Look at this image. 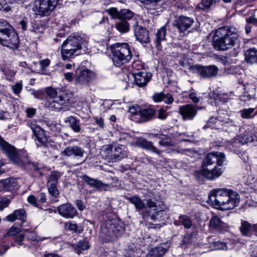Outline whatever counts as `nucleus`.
<instances>
[{
    "mask_svg": "<svg viewBox=\"0 0 257 257\" xmlns=\"http://www.w3.org/2000/svg\"><path fill=\"white\" fill-rule=\"evenodd\" d=\"M23 231L21 230L20 228L16 227L14 226H12L9 229L7 233L5 234V236H15L21 232Z\"/></svg>",
    "mask_w": 257,
    "mask_h": 257,
    "instance_id": "obj_49",
    "label": "nucleus"
},
{
    "mask_svg": "<svg viewBox=\"0 0 257 257\" xmlns=\"http://www.w3.org/2000/svg\"><path fill=\"white\" fill-rule=\"evenodd\" d=\"M75 77L77 80L93 79L95 78V73L88 69L78 68L75 71Z\"/></svg>",
    "mask_w": 257,
    "mask_h": 257,
    "instance_id": "obj_25",
    "label": "nucleus"
},
{
    "mask_svg": "<svg viewBox=\"0 0 257 257\" xmlns=\"http://www.w3.org/2000/svg\"><path fill=\"white\" fill-rule=\"evenodd\" d=\"M245 60L250 64L257 63V49L250 48L245 53Z\"/></svg>",
    "mask_w": 257,
    "mask_h": 257,
    "instance_id": "obj_37",
    "label": "nucleus"
},
{
    "mask_svg": "<svg viewBox=\"0 0 257 257\" xmlns=\"http://www.w3.org/2000/svg\"><path fill=\"white\" fill-rule=\"evenodd\" d=\"M136 144L139 147L150 150L157 154H160L159 150L157 148L153 146V143L145 139H138L136 141Z\"/></svg>",
    "mask_w": 257,
    "mask_h": 257,
    "instance_id": "obj_27",
    "label": "nucleus"
},
{
    "mask_svg": "<svg viewBox=\"0 0 257 257\" xmlns=\"http://www.w3.org/2000/svg\"><path fill=\"white\" fill-rule=\"evenodd\" d=\"M11 203V200L6 197H0V210L7 207Z\"/></svg>",
    "mask_w": 257,
    "mask_h": 257,
    "instance_id": "obj_54",
    "label": "nucleus"
},
{
    "mask_svg": "<svg viewBox=\"0 0 257 257\" xmlns=\"http://www.w3.org/2000/svg\"><path fill=\"white\" fill-rule=\"evenodd\" d=\"M0 44L11 49H17L18 47L19 37L13 28L0 34Z\"/></svg>",
    "mask_w": 257,
    "mask_h": 257,
    "instance_id": "obj_9",
    "label": "nucleus"
},
{
    "mask_svg": "<svg viewBox=\"0 0 257 257\" xmlns=\"http://www.w3.org/2000/svg\"><path fill=\"white\" fill-rule=\"evenodd\" d=\"M28 125L31 128L34 136L36 137L37 146L45 145L47 141L45 132L35 123L30 121L28 122Z\"/></svg>",
    "mask_w": 257,
    "mask_h": 257,
    "instance_id": "obj_14",
    "label": "nucleus"
},
{
    "mask_svg": "<svg viewBox=\"0 0 257 257\" xmlns=\"http://www.w3.org/2000/svg\"><path fill=\"white\" fill-rule=\"evenodd\" d=\"M146 205L148 208L155 211V213L151 214L148 209H146L141 213L143 218L145 219H148L149 218H150L152 220H156L157 219V216L163 209V208L160 207V202H155L152 199L149 198L146 200Z\"/></svg>",
    "mask_w": 257,
    "mask_h": 257,
    "instance_id": "obj_13",
    "label": "nucleus"
},
{
    "mask_svg": "<svg viewBox=\"0 0 257 257\" xmlns=\"http://www.w3.org/2000/svg\"><path fill=\"white\" fill-rule=\"evenodd\" d=\"M179 221L186 228H190L192 225L190 218L186 215H181L179 217Z\"/></svg>",
    "mask_w": 257,
    "mask_h": 257,
    "instance_id": "obj_46",
    "label": "nucleus"
},
{
    "mask_svg": "<svg viewBox=\"0 0 257 257\" xmlns=\"http://www.w3.org/2000/svg\"><path fill=\"white\" fill-rule=\"evenodd\" d=\"M46 93L51 97L55 98L57 95L56 89L51 87H47L46 89Z\"/></svg>",
    "mask_w": 257,
    "mask_h": 257,
    "instance_id": "obj_58",
    "label": "nucleus"
},
{
    "mask_svg": "<svg viewBox=\"0 0 257 257\" xmlns=\"http://www.w3.org/2000/svg\"><path fill=\"white\" fill-rule=\"evenodd\" d=\"M19 188L17 179L10 177L0 181V191H13Z\"/></svg>",
    "mask_w": 257,
    "mask_h": 257,
    "instance_id": "obj_19",
    "label": "nucleus"
},
{
    "mask_svg": "<svg viewBox=\"0 0 257 257\" xmlns=\"http://www.w3.org/2000/svg\"><path fill=\"white\" fill-rule=\"evenodd\" d=\"M155 110L151 108L142 109L140 112V117L142 120L147 121L151 119L155 114Z\"/></svg>",
    "mask_w": 257,
    "mask_h": 257,
    "instance_id": "obj_38",
    "label": "nucleus"
},
{
    "mask_svg": "<svg viewBox=\"0 0 257 257\" xmlns=\"http://www.w3.org/2000/svg\"><path fill=\"white\" fill-rule=\"evenodd\" d=\"M208 200L216 208L222 210L233 209L239 203V195L236 192L225 188L212 190L208 195Z\"/></svg>",
    "mask_w": 257,
    "mask_h": 257,
    "instance_id": "obj_1",
    "label": "nucleus"
},
{
    "mask_svg": "<svg viewBox=\"0 0 257 257\" xmlns=\"http://www.w3.org/2000/svg\"><path fill=\"white\" fill-rule=\"evenodd\" d=\"M6 219L11 222H13L17 219L22 222H25L27 220L26 212L24 209L16 210L13 213L8 215Z\"/></svg>",
    "mask_w": 257,
    "mask_h": 257,
    "instance_id": "obj_23",
    "label": "nucleus"
},
{
    "mask_svg": "<svg viewBox=\"0 0 257 257\" xmlns=\"http://www.w3.org/2000/svg\"><path fill=\"white\" fill-rule=\"evenodd\" d=\"M151 136L153 138L159 139L160 140L159 142V144L162 147H172L174 146V142L167 135L160 133L158 134H152Z\"/></svg>",
    "mask_w": 257,
    "mask_h": 257,
    "instance_id": "obj_24",
    "label": "nucleus"
},
{
    "mask_svg": "<svg viewBox=\"0 0 257 257\" xmlns=\"http://www.w3.org/2000/svg\"><path fill=\"white\" fill-rule=\"evenodd\" d=\"M110 49L113 63L117 67L128 63L132 58L130 47L126 43H116L111 46Z\"/></svg>",
    "mask_w": 257,
    "mask_h": 257,
    "instance_id": "obj_6",
    "label": "nucleus"
},
{
    "mask_svg": "<svg viewBox=\"0 0 257 257\" xmlns=\"http://www.w3.org/2000/svg\"><path fill=\"white\" fill-rule=\"evenodd\" d=\"M124 231L122 223L118 219H113L105 221L100 228V236L106 241L115 240Z\"/></svg>",
    "mask_w": 257,
    "mask_h": 257,
    "instance_id": "obj_4",
    "label": "nucleus"
},
{
    "mask_svg": "<svg viewBox=\"0 0 257 257\" xmlns=\"http://www.w3.org/2000/svg\"><path fill=\"white\" fill-rule=\"evenodd\" d=\"M209 96L214 100L221 99L222 98H223L224 101H226L228 99L227 95L219 94L218 92H215V91L209 93Z\"/></svg>",
    "mask_w": 257,
    "mask_h": 257,
    "instance_id": "obj_50",
    "label": "nucleus"
},
{
    "mask_svg": "<svg viewBox=\"0 0 257 257\" xmlns=\"http://www.w3.org/2000/svg\"><path fill=\"white\" fill-rule=\"evenodd\" d=\"M12 28L13 27L6 21L0 20V34L7 32L8 29H10Z\"/></svg>",
    "mask_w": 257,
    "mask_h": 257,
    "instance_id": "obj_48",
    "label": "nucleus"
},
{
    "mask_svg": "<svg viewBox=\"0 0 257 257\" xmlns=\"http://www.w3.org/2000/svg\"><path fill=\"white\" fill-rule=\"evenodd\" d=\"M233 242L230 240L228 242L217 241L211 243L210 247L213 250H226L233 247Z\"/></svg>",
    "mask_w": 257,
    "mask_h": 257,
    "instance_id": "obj_29",
    "label": "nucleus"
},
{
    "mask_svg": "<svg viewBox=\"0 0 257 257\" xmlns=\"http://www.w3.org/2000/svg\"><path fill=\"white\" fill-rule=\"evenodd\" d=\"M239 229L244 236L250 237L252 234L257 236V224L251 225L248 221L241 220Z\"/></svg>",
    "mask_w": 257,
    "mask_h": 257,
    "instance_id": "obj_16",
    "label": "nucleus"
},
{
    "mask_svg": "<svg viewBox=\"0 0 257 257\" xmlns=\"http://www.w3.org/2000/svg\"><path fill=\"white\" fill-rule=\"evenodd\" d=\"M59 214L66 218H73L77 214L76 209L70 203H65L58 207Z\"/></svg>",
    "mask_w": 257,
    "mask_h": 257,
    "instance_id": "obj_18",
    "label": "nucleus"
},
{
    "mask_svg": "<svg viewBox=\"0 0 257 257\" xmlns=\"http://www.w3.org/2000/svg\"><path fill=\"white\" fill-rule=\"evenodd\" d=\"M131 139V136L126 133H122L120 134L119 137V141H122L125 140L126 142H129Z\"/></svg>",
    "mask_w": 257,
    "mask_h": 257,
    "instance_id": "obj_61",
    "label": "nucleus"
},
{
    "mask_svg": "<svg viewBox=\"0 0 257 257\" xmlns=\"http://www.w3.org/2000/svg\"><path fill=\"white\" fill-rule=\"evenodd\" d=\"M50 64V60L48 59H43L39 62L40 72L45 70Z\"/></svg>",
    "mask_w": 257,
    "mask_h": 257,
    "instance_id": "obj_53",
    "label": "nucleus"
},
{
    "mask_svg": "<svg viewBox=\"0 0 257 257\" xmlns=\"http://www.w3.org/2000/svg\"><path fill=\"white\" fill-rule=\"evenodd\" d=\"M152 98L156 103L163 101L166 104H171L173 101V98L172 95L170 94H165L164 92L155 93L153 96Z\"/></svg>",
    "mask_w": 257,
    "mask_h": 257,
    "instance_id": "obj_28",
    "label": "nucleus"
},
{
    "mask_svg": "<svg viewBox=\"0 0 257 257\" xmlns=\"http://www.w3.org/2000/svg\"><path fill=\"white\" fill-rule=\"evenodd\" d=\"M136 38L141 43H147L150 41L149 32L142 26H136L134 29Z\"/></svg>",
    "mask_w": 257,
    "mask_h": 257,
    "instance_id": "obj_21",
    "label": "nucleus"
},
{
    "mask_svg": "<svg viewBox=\"0 0 257 257\" xmlns=\"http://www.w3.org/2000/svg\"><path fill=\"white\" fill-rule=\"evenodd\" d=\"M199 173L208 180H214L222 175L223 171L222 169L214 165L213 167L201 169Z\"/></svg>",
    "mask_w": 257,
    "mask_h": 257,
    "instance_id": "obj_17",
    "label": "nucleus"
},
{
    "mask_svg": "<svg viewBox=\"0 0 257 257\" xmlns=\"http://www.w3.org/2000/svg\"><path fill=\"white\" fill-rule=\"evenodd\" d=\"M88 40L84 34L69 37L61 46V54L64 60L69 59L73 56L78 55V51L83 47L86 48Z\"/></svg>",
    "mask_w": 257,
    "mask_h": 257,
    "instance_id": "obj_3",
    "label": "nucleus"
},
{
    "mask_svg": "<svg viewBox=\"0 0 257 257\" xmlns=\"http://www.w3.org/2000/svg\"><path fill=\"white\" fill-rule=\"evenodd\" d=\"M0 148L4 153L6 154L10 159L15 164L23 167L27 166H32L30 169L34 168L35 170H38V168L34 163L26 157H21L16 151V148L5 141L0 137Z\"/></svg>",
    "mask_w": 257,
    "mask_h": 257,
    "instance_id": "obj_5",
    "label": "nucleus"
},
{
    "mask_svg": "<svg viewBox=\"0 0 257 257\" xmlns=\"http://www.w3.org/2000/svg\"><path fill=\"white\" fill-rule=\"evenodd\" d=\"M220 0H202L196 7L198 11H208L210 8L218 3Z\"/></svg>",
    "mask_w": 257,
    "mask_h": 257,
    "instance_id": "obj_32",
    "label": "nucleus"
},
{
    "mask_svg": "<svg viewBox=\"0 0 257 257\" xmlns=\"http://www.w3.org/2000/svg\"><path fill=\"white\" fill-rule=\"evenodd\" d=\"M68 122L69 123L72 129L76 133H79L81 131L79 125V121L73 116H70L68 118Z\"/></svg>",
    "mask_w": 257,
    "mask_h": 257,
    "instance_id": "obj_43",
    "label": "nucleus"
},
{
    "mask_svg": "<svg viewBox=\"0 0 257 257\" xmlns=\"http://www.w3.org/2000/svg\"><path fill=\"white\" fill-rule=\"evenodd\" d=\"M128 77V79L133 77L135 80H150L152 77V74L143 70L137 72L130 73Z\"/></svg>",
    "mask_w": 257,
    "mask_h": 257,
    "instance_id": "obj_31",
    "label": "nucleus"
},
{
    "mask_svg": "<svg viewBox=\"0 0 257 257\" xmlns=\"http://www.w3.org/2000/svg\"><path fill=\"white\" fill-rule=\"evenodd\" d=\"M56 99L50 102L49 107L53 110H60L62 108L63 105H66L67 99L61 95Z\"/></svg>",
    "mask_w": 257,
    "mask_h": 257,
    "instance_id": "obj_34",
    "label": "nucleus"
},
{
    "mask_svg": "<svg viewBox=\"0 0 257 257\" xmlns=\"http://www.w3.org/2000/svg\"><path fill=\"white\" fill-rule=\"evenodd\" d=\"M180 64L193 72L199 74L203 78L215 76L218 73V69L215 65H210L208 66H203L199 65H189L184 62H180Z\"/></svg>",
    "mask_w": 257,
    "mask_h": 257,
    "instance_id": "obj_8",
    "label": "nucleus"
},
{
    "mask_svg": "<svg viewBox=\"0 0 257 257\" xmlns=\"http://www.w3.org/2000/svg\"><path fill=\"white\" fill-rule=\"evenodd\" d=\"M16 3V0H0V10L2 9H7V4H13Z\"/></svg>",
    "mask_w": 257,
    "mask_h": 257,
    "instance_id": "obj_60",
    "label": "nucleus"
},
{
    "mask_svg": "<svg viewBox=\"0 0 257 257\" xmlns=\"http://www.w3.org/2000/svg\"><path fill=\"white\" fill-rule=\"evenodd\" d=\"M58 4L57 0H36L33 7V11L41 17L49 16Z\"/></svg>",
    "mask_w": 257,
    "mask_h": 257,
    "instance_id": "obj_7",
    "label": "nucleus"
},
{
    "mask_svg": "<svg viewBox=\"0 0 257 257\" xmlns=\"http://www.w3.org/2000/svg\"><path fill=\"white\" fill-rule=\"evenodd\" d=\"M179 112L183 120H192L197 114V107L196 105L186 104L180 107Z\"/></svg>",
    "mask_w": 257,
    "mask_h": 257,
    "instance_id": "obj_15",
    "label": "nucleus"
},
{
    "mask_svg": "<svg viewBox=\"0 0 257 257\" xmlns=\"http://www.w3.org/2000/svg\"><path fill=\"white\" fill-rule=\"evenodd\" d=\"M31 93L36 98L42 99L44 98V93L42 91L33 90Z\"/></svg>",
    "mask_w": 257,
    "mask_h": 257,
    "instance_id": "obj_62",
    "label": "nucleus"
},
{
    "mask_svg": "<svg viewBox=\"0 0 257 257\" xmlns=\"http://www.w3.org/2000/svg\"><path fill=\"white\" fill-rule=\"evenodd\" d=\"M81 178L83 179V180L87 183L88 185H89L90 186L92 187H95L97 189H102L104 187L107 186V185L103 184L101 181L90 178L87 175H82Z\"/></svg>",
    "mask_w": 257,
    "mask_h": 257,
    "instance_id": "obj_30",
    "label": "nucleus"
},
{
    "mask_svg": "<svg viewBox=\"0 0 257 257\" xmlns=\"http://www.w3.org/2000/svg\"><path fill=\"white\" fill-rule=\"evenodd\" d=\"M113 148L111 145H105L100 149V156L108 162L113 163Z\"/></svg>",
    "mask_w": 257,
    "mask_h": 257,
    "instance_id": "obj_26",
    "label": "nucleus"
},
{
    "mask_svg": "<svg viewBox=\"0 0 257 257\" xmlns=\"http://www.w3.org/2000/svg\"><path fill=\"white\" fill-rule=\"evenodd\" d=\"M141 110L140 107L138 105L132 106L129 109V112L132 114V117L135 116L140 117V112H141Z\"/></svg>",
    "mask_w": 257,
    "mask_h": 257,
    "instance_id": "obj_51",
    "label": "nucleus"
},
{
    "mask_svg": "<svg viewBox=\"0 0 257 257\" xmlns=\"http://www.w3.org/2000/svg\"><path fill=\"white\" fill-rule=\"evenodd\" d=\"M134 16V13L129 10L123 9L120 11L119 19L121 20H125L126 19H130Z\"/></svg>",
    "mask_w": 257,
    "mask_h": 257,
    "instance_id": "obj_45",
    "label": "nucleus"
},
{
    "mask_svg": "<svg viewBox=\"0 0 257 257\" xmlns=\"http://www.w3.org/2000/svg\"><path fill=\"white\" fill-rule=\"evenodd\" d=\"M115 27L121 34L127 33L130 30V25L126 20H120Z\"/></svg>",
    "mask_w": 257,
    "mask_h": 257,
    "instance_id": "obj_41",
    "label": "nucleus"
},
{
    "mask_svg": "<svg viewBox=\"0 0 257 257\" xmlns=\"http://www.w3.org/2000/svg\"><path fill=\"white\" fill-rule=\"evenodd\" d=\"M65 228L67 230L74 231L77 233H80L83 231L81 226H78L77 224L73 223L71 222L66 223L65 224Z\"/></svg>",
    "mask_w": 257,
    "mask_h": 257,
    "instance_id": "obj_44",
    "label": "nucleus"
},
{
    "mask_svg": "<svg viewBox=\"0 0 257 257\" xmlns=\"http://www.w3.org/2000/svg\"><path fill=\"white\" fill-rule=\"evenodd\" d=\"M254 108H245L240 111V115L242 118L248 119L251 118V114L253 112Z\"/></svg>",
    "mask_w": 257,
    "mask_h": 257,
    "instance_id": "obj_47",
    "label": "nucleus"
},
{
    "mask_svg": "<svg viewBox=\"0 0 257 257\" xmlns=\"http://www.w3.org/2000/svg\"><path fill=\"white\" fill-rule=\"evenodd\" d=\"M106 11L112 18L119 19L120 11H118L116 8H110Z\"/></svg>",
    "mask_w": 257,
    "mask_h": 257,
    "instance_id": "obj_52",
    "label": "nucleus"
},
{
    "mask_svg": "<svg viewBox=\"0 0 257 257\" xmlns=\"http://www.w3.org/2000/svg\"><path fill=\"white\" fill-rule=\"evenodd\" d=\"M28 202L36 207H39V205L38 203L37 199L36 197L34 195H30L27 198Z\"/></svg>",
    "mask_w": 257,
    "mask_h": 257,
    "instance_id": "obj_57",
    "label": "nucleus"
},
{
    "mask_svg": "<svg viewBox=\"0 0 257 257\" xmlns=\"http://www.w3.org/2000/svg\"><path fill=\"white\" fill-rule=\"evenodd\" d=\"M167 249L162 246H158L152 248L145 257H163Z\"/></svg>",
    "mask_w": 257,
    "mask_h": 257,
    "instance_id": "obj_35",
    "label": "nucleus"
},
{
    "mask_svg": "<svg viewBox=\"0 0 257 257\" xmlns=\"http://www.w3.org/2000/svg\"><path fill=\"white\" fill-rule=\"evenodd\" d=\"M84 151L80 147L77 146H69L66 147L61 154L67 157L74 156L75 157H82L83 156Z\"/></svg>",
    "mask_w": 257,
    "mask_h": 257,
    "instance_id": "obj_22",
    "label": "nucleus"
},
{
    "mask_svg": "<svg viewBox=\"0 0 257 257\" xmlns=\"http://www.w3.org/2000/svg\"><path fill=\"white\" fill-rule=\"evenodd\" d=\"M23 85L21 82H17L15 85L12 86V89L14 93L19 95L22 89Z\"/></svg>",
    "mask_w": 257,
    "mask_h": 257,
    "instance_id": "obj_55",
    "label": "nucleus"
},
{
    "mask_svg": "<svg viewBox=\"0 0 257 257\" xmlns=\"http://www.w3.org/2000/svg\"><path fill=\"white\" fill-rule=\"evenodd\" d=\"M126 199L133 204L138 210H141L145 207V203L143 202V200L137 195L127 197Z\"/></svg>",
    "mask_w": 257,
    "mask_h": 257,
    "instance_id": "obj_36",
    "label": "nucleus"
},
{
    "mask_svg": "<svg viewBox=\"0 0 257 257\" xmlns=\"http://www.w3.org/2000/svg\"><path fill=\"white\" fill-rule=\"evenodd\" d=\"M127 151L122 149L121 146H116L113 148V163L127 157Z\"/></svg>",
    "mask_w": 257,
    "mask_h": 257,
    "instance_id": "obj_33",
    "label": "nucleus"
},
{
    "mask_svg": "<svg viewBox=\"0 0 257 257\" xmlns=\"http://www.w3.org/2000/svg\"><path fill=\"white\" fill-rule=\"evenodd\" d=\"M240 134L230 141L229 143L233 147L237 148L253 140L252 133L249 129L241 127L239 129Z\"/></svg>",
    "mask_w": 257,
    "mask_h": 257,
    "instance_id": "obj_11",
    "label": "nucleus"
},
{
    "mask_svg": "<svg viewBox=\"0 0 257 257\" xmlns=\"http://www.w3.org/2000/svg\"><path fill=\"white\" fill-rule=\"evenodd\" d=\"M76 252L79 254L81 250H84L89 248L88 242L85 240L79 241L77 244L73 245Z\"/></svg>",
    "mask_w": 257,
    "mask_h": 257,
    "instance_id": "obj_42",
    "label": "nucleus"
},
{
    "mask_svg": "<svg viewBox=\"0 0 257 257\" xmlns=\"http://www.w3.org/2000/svg\"><path fill=\"white\" fill-rule=\"evenodd\" d=\"M166 29L165 26L162 27L157 31L156 34V38L155 40L157 47L160 46L161 42L166 40Z\"/></svg>",
    "mask_w": 257,
    "mask_h": 257,
    "instance_id": "obj_39",
    "label": "nucleus"
},
{
    "mask_svg": "<svg viewBox=\"0 0 257 257\" xmlns=\"http://www.w3.org/2000/svg\"><path fill=\"white\" fill-rule=\"evenodd\" d=\"M24 234L21 233H19L17 234L15 237V241L18 243L19 245H22V242L24 239Z\"/></svg>",
    "mask_w": 257,
    "mask_h": 257,
    "instance_id": "obj_64",
    "label": "nucleus"
},
{
    "mask_svg": "<svg viewBox=\"0 0 257 257\" xmlns=\"http://www.w3.org/2000/svg\"><path fill=\"white\" fill-rule=\"evenodd\" d=\"M176 22V26L180 32H184L192 26L194 23V20L188 17L181 16Z\"/></svg>",
    "mask_w": 257,
    "mask_h": 257,
    "instance_id": "obj_20",
    "label": "nucleus"
},
{
    "mask_svg": "<svg viewBox=\"0 0 257 257\" xmlns=\"http://www.w3.org/2000/svg\"><path fill=\"white\" fill-rule=\"evenodd\" d=\"M23 231L25 233H26L27 232L30 233V235L28 236V238L29 240H31L32 241H39L40 240L39 237H38L33 231H29V229H23Z\"/></svg>",
    "mask_w": 257,
    "mask_h": 257,
    "instance_id": "obj_56",
    "label": "nucleus"
},
{
    "mask_svg": "<svg viewBox=\"0 0 257 257\" xmlns=\"http://www.w3.org/2000/svg\"><path fill=\"white\" fill-rule=\"evenodd\" d=\"M29 69L33 72H40L39 64L35 62H33L29 66Z\"/></svg>",
    "mask_w": 257,
    "mask_h": 257,
    "instance_id": "obj_59",
    "label": "nucleus"
},
{
    "mask_svg": "<svg viewBox=\"0 0 257 257\" xmlns=\"http://www.w3.org/2000/svg\"><path fill=\"white\" fill-rule=\"evenodd\" d=\"M25 111L28 117H33L36 113V109L33 108H27Z\"/></svg>",
    "mask_w": 257,
    "mask_h": 257,
    "instance_id": "obj_63",
    "label": "nucleus"
},
{
    "mask_svg": "<svg viewBox=\"0 0 257 257\" xmlns=\"http://www.w3.org/2000/svg\"><path fill=\"white\" fill-rule=\"evenodd\" d=\"M237 30L233 27L224 26L217 29L213 37L212 44L216 50L224 51L237 43Z\"/></svg>",
    "mask_w": 257,
    "mask_h": 257,
    "instance_id": "obj_2",
    "label": "nucleus"
},
{
    "mask_svg": "<svg viewBox=\"0 0 257 257\" xmlns=\"http://www.w3.org/2000/svg\"><path fill=\"white\" fill-rule=\"evenodd\" d=\"M63 174L61 172L54 171L51 173L48 178L47 185L48 191L49 194L54 198L57 197L59 195L57 184L59 178L63 175Z\"/></svg>",
    "mask_w": 257,
    "mask_h": 257,
    "instance_id": "obj_12",
    "label": "nucleus"
},
{
    "mask_svg": "<svg viewBox=\"0 0 257 257\" xmlns=\"http://www.w3.org/2000/svg\"><path fill=\"white\" fill-rule=\"evenodd\" d=\"M209 226L211 228L220 230L225 227V224L217 216H213L210 220Z\"/></svg>",
    "mask_w": 257,
    "mask_h": 257,
    "instance_id": "obj_40",
    "label": "nucleus"
},
{
    "mask_svg": "<svg viewBox=\"0 0 257 257\" xmlns=\"http://www.w3.org/2000/svg\"><path fill=\"white\" fill-rule=\"evenodd\" d=\"M225 156L221 152H212L208 154L204 159L202 165V169L221 166L225 161Z\"/></svg>",
    "mask_w": 257,
    "mask_h": 257,
    "instance_id": "obj_10",
    "label": "nucleus"
}]
</instances>
